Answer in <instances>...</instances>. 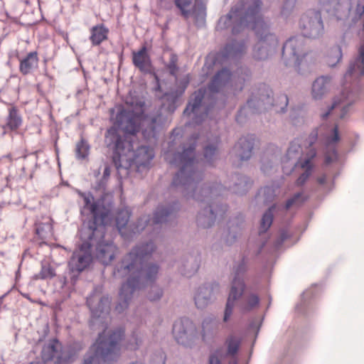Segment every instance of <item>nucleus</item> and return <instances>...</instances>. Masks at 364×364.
I'll return each mask as SVG.
<instances>
[{
	"label": "nucleus",
	"mask_w": 364,
	"mask_h": 364,
	"mask_svg": "<svg viewBox=\"0 0 364 364\" xmlns=\"http://www.w3.org/2000/svg\"><path fill=\"white\" fill-rule=\"evenodd\" d=\"M261 0L240 1L235 4L230 12L220 18L218 28L225 29L232 26L233 34L245 28L255 31L259 38L254 47L253 57L259 60L267 59L276 50L278 40L269 32V27L260 14Z\"/></svg>",
	"instance_id": "nucleus-3"
},
{
	"label": "nucleus",
	"mask_w": 364,
	"mask_h": 364,
	"mask_svg": "<svg viewBox=\"0 0 364 364\" xmlns=\"http://www.w3.org/2000/svg\"><path fill=\"white\" fill-rule=\"evenodd\" d=\"M208 364H221L218 353L215 352L209 356Z\"/></svg>",
	"instance_id": "nucleus-56"
},
{
	"label": "nucleus",
	"mask_w": 364,
	"mask_h": 364,
	"mask_svg": "<svg viewBox=\"0 0 364 364\" xmlns=\"http://www.w3.org/2000/svg\"><path fill=\"white\" fill-rule=\"evenodd\" d=\"M307 200V196L303 192L295 193L291 198H289L285 204V209L291 208H298L301 206Z\"/></svg>",
	"instance_id": "nucleus-42"
},
{
	"label": "nucleus",
	"mask_w": 364,
	"mask_h": 364,
	"mask_svg": "<svg viewBox=\"0 0 364 364\" xmlns=\"http://www.w3.org/2000/svg\"><path fill=\"white\" fill-rule=\"evenodd\" d=\"M306 154L303 158V149L298 139L292 141L286 154L281 157V164L282 169L285 174H290L294 169L300 166V162H303Z\"/></svg>",
	"instance_id": "nucleus-20"
},
{
	"label": "nucleus",
	"mask_w": 364,
	"mask_h": 364,
	"mask_svg": "<svg viewBox=\"0 0 364 364\" xmlns=\"http://www.w3.org/2000/svg\"><path fill=\"white\" fill-rule=\"evenodd\" d=\"M342 50L339 46H334L328 50L326 63L330 67H334L342 58Z\"/></svg>",
	"instance_id": "nucleus-40"
},
{
	"label": "nucleus",
	"mask_w": 364,
	"mask_h": 364,
	"mask_svg": "<svg viewBox=\"0 0 364 364\" xmlns=\"http://www.w3.org/2000/svg\"><path fill=\"white\" fill-rule=\"evenodd\" d=\"M219 284L215 282H209L199 286L194 293V302L198 309H204L212 304L219 292Z\"/></svg>",
	"instance_id": "nucleus-21"
},
{
	"label": "nucleus",
	"mask_w": 364,
	"mask_h": 364,
	"mask_svg": "<svg viewBox=\"0 0 364 364\" xmlns=\"http://www.w3.org/2000/svg\"><path fill=\"white\" fill-rule=\"evenodd\" d=\"M51 225L49 223L39 225L36 227V233L41 238H46L51 233Z\"/></svg>",
	"instance_id": "nucleus-52"
},
{
	"label": "nucleus",
	"mask_w": 364,
	"mask_h": 364,
	"mask_svg": "<svg viewBox=\"0 0 364 364\" xmlns=\"http://www.w3.org/2000/svg\"><path fill=\"white\" fill-rule=\"evenodd\" d=\"M46 362H39V361H37V362H31L29 364H46L45 363Z\"/></svg>",
	"instance_id": "nucleus-61"
},
{
	"label": "nucleus",
	"mask_w": 364,
	"mask_h": 364,
	"mask_svg": "<svg viewBox=\"0 0 364 364\" xmlns=\"http://www.w3.org/2000/svg\"><path fill=\"white\" fill-rule=\"evenodd\" d=\"M235 304L241 313H249L259 306V298L255 293L250 292L244 294L243 292L234 302V306Z\"/></svg>",
	"instance_id": "nucleus-26"
},
{
	"label": "nucleus",
	"mask_w": 364,
	"mask_h": 364,
	"mask_svg": "<svg viewBox=\"0 0 364 364\" xmlns=\"http://www.w3.org/2000/svg\"><path fill=\"white\" fill-rule=\"evenodd\" d=\"M172 334L178 344L188 347L193 343L197 330L192 321L188 318H181L173 323Z\"/></svg>",
	"instance_id": "nucleus-16"
},
{
	"label": "nucleus",
	"mask_w": 364,
	"mask_h": 364,
	"mask_svg": "<svg viewBox=\"0 0 364 364\" xmlns=\"http://www.w3.org/2000/svg\"><path fill=\"white\" fill-rule=\"evenodd\" d=\"M299 28L304 38H318L324 33V25L319 10L306 11L299 20Z\"/></svg>",
	"instance_id": "nucleus-15"
},
{
	"label": "nucleus",
	"mask_w": 364,
	"mask_h": 364,
	"mask_svg": "<svg viewBox=\"0 0 364 364\" xmlns=\"http://www.w3.org/2000/svg\"><path fill=\"white\" fill-rule=\"evenodd\" d=\"M177 141L178 139L174 136L168 144V150L164 153V159L168 164L180 168L173 178L172 186L187 198L206 202L208 204L199 211L196 223L199 228H210L215 224L217 217H223L227 210L225 205L215 207L210 203L213 198L223 193L225 188L220 183L212 187L200 185L203 173L199 170L198 162L196 160V139H191L188 142L180 144L175 151Z\"/></svg>",
	"instance_id": "nucleus-2"
},
{
	"label": "nucleus",
	"mask_w": 364,
	"mask_h": 364,
	"mask_svg": "<svg viewBox=\"0 0 364 364\" xmlns=\"http://www.w3.org/2000/svg\"><path fill=\"white\" fill-rule=\"evenodd\" d=\"M232 185L228 188L235 193L243 195L246 193L252 185V180L247 176L235 174L232 177Z\"/></svg>",
	"instance_id": "nucleus-33"
},
{
	"label": "nucleus",
	"mask_w": 364,
	"mask_h": 364,
	"mask_svg": "<svg viewBox=\"0 0 364 364\" xmlns=\"http://www.w3.org/2000/svg\"><path fill=\"white\" fill-rule=\"evenodd\" d=\"M246 50V46L244 41H232L228 43L223 49L218 53V59H230L240 57Z\"/></svg>",
	"instance_id": "nucleus-29"
},
{
	"label": "nucleus",
	"mask_w": 364,
	"mask_h": 364,
	"mask_svg": "<svg viewBox=\"0 0 364 364\" xmlns=\"http://www.w3.org/2000/svg\"><path fill=\"white\" fill-rule=\"evenodd\" d=\"M55 276V269L48 263H42L41 269L38 274L33 276L34 279H50Z\"/></svg>",
	"instance_id": "nucleus-43"
},
{
	"label": "nucleus",
	"mask_w": 364,
	"mask_h": 364,
	"mask_svg": "<svg viewBox=\"0 0 364 364\" xmlns=\"http://www.w3.org/2000/svg\"><path fill=\"white\" fill-rule=\"evenodd\" d=\"M108 31V29L103 24L93 26L91 29V36L90 37L92 45L98 46L107 39Z\"/></svg>",
	"instance_id": "nucleus-36"
},
{
	"label": "nucleus",
	"mask_w": 364,
	"mask_h": 364,
	"mask_svg": "<svg viewBox=\"0 0 364 364\" xmlns=\"http://www.w3.org/2000/svg\"><path fill=\"white\" fill-rule=\"evenodd\" d=\"M255 139L252 135L239 139L234 146L236 156L241 161H248L252 156Z\"/></svg>",
	"instance_id": "nucleus-25"
},
{
	"label": "nucleus",
	"mask_w": 364,
	"mask_h": 364,
	"mask_svg": "<svg viewBox=\"0 0 364 364\" xmlns=\"http://www.w3.org/2000/svg\"><path fill=\"white\" fill-rule=\"evenodd\" d=\"M288 237V234L286 231L283 230L281 232L279 239L277 241L276 245L278 247L282 244V242Z\"/></svg>",
	"instance_id": "nucleus-57"
},
{
	"label": "nucleus",
	"mask_w": 364,
	"mask_h": 364,
	"mask_svg": "<svg viewBox=\"0 0 364 364\" xmlns=\"http://www.w3.org/2000/svg\"><path fill=\"white\" fill-rule=\"evenodd\" d=\"M244 223V218L241 215L231 218L228 222L227 230L222 235V240L227 246H232L242 235Z\"/></svg>",
	"instance_id": "nucleus-23"
},
{
	"label": "nucleus",
	"mask_w": 364,
	"mask_h": 364,
	"mask_svg": "<svg viewBox=\"0 0 364 364\" xmlns=\"http://www.w3.org/2000/svg\"><path fill=\"white\" fill-rule=\"evenodd\" d=\"M142 336L136 331L133 332L127 348L129 350H136L142 343Z\"/></svg>",
	"instance_id": "nucleus-49"
},
{
	"label": "nucleus",
	"mask_w": 364,
	"mask_h": 364,
	"mask_svg": "<svg viewBox=\"0 0 364 364\" xmlns=\"http://www.w3.org/2000/svg\"><path fill=\"white\" fill-rule=\"evenodd\" d=\"M124 334L122 328L100 333L96 342L85 354L82 364H109L116 360L119 355V342Z\"/></svg>",
	"instance_id": "nucleus-7"
},
{
	"label": "nucleus",
	"mask_w": 364,
	"mask_h": 364,
	"mask_svg": "<svg viewBox=\"0 0 364 364\" xmlns=\"http://www.w3.org/2000/svg\"><path fill=\"white\" fill-rule=\"evenodd\" d=\"M22 119L14 107L9 109V116L7 118L6 127L11 130L18 128L21 124Z\"/></svg>",
	"instance_id": "nucleus-39"
},
{
	"label": "nucleus",
	"mask_w": 364,
	"mask_h": 364,
	"mask_svg": "<svg viewBox=\"0 0 364 364\" xmlns=\"http://www.w3.org/2000/svg\"><path fill=\"white\" fill-rule=\"evenodd\" d=\"M316 61V55L313 52H306L301 55L299 59L292 62L291 66L300 75H306L311 71L312 66Z\"/></svg>",
	"instance_id": "nucleus-31"
},
{
	"label": "nucleus",
	"mask_w": 364,
	"mask_h": 364,
	"mask_svg": "<svg viewBox=\"0 0 364 364\" xmlns=\"http://www.w3.org/2000/svg\"><path fill=\"white\" fill-rule=\"evenodd\" d=\"M179 210V205L177 202L173 201L168 203L160 204L156 208L154 216L151 218L150 215H143L134 225L133 233H139L146 228L153 225H159L166 223L169 219L174 217Z\"/></svg>",
	"instance_id": "nucleus-13"
},
{
	"label": "nucleus",
	"mask_w": 364,
	"mask_h": 364,
	"mask_svg": "<svg viewBox=\"0 0 364 364\" xmlns=\"http://www.w3.org/2000/svg\"><path fill=\"white\" fill-rule=\"evenodd\" d=\"M259 195L262 196L264 203H269L276 196L275 189L272 186H266L261 189Z\"/></svg>",
	"instance_id": "nucleus-50"
},
{
	"label": "nucleus",
	"mask_w": 364,
	"mask_h": 364,
	"mask_svg": "<svg viewBox=\"0 0 364 364\" xmlns=\"http://www.w3.org/2000/svg\"><path fill=\"white\" fill-rule=\"evenodd\" d=\"M162 296L163 289L157 285L152 286L147 294V298L151 301H159Z\"/></svg>",
	"instance_id": "nucleus-51"
},
{
	"label": "nucleus",
	"mask_w": 364,
	"mask_h": 364,
	"mask_svg": "<svg viewBox=\"0 0 364 364\" xmlns=\"http://www.w3.org/2000/svg\"><path fill=\"white\" fill-rule=\"evenodd\" d=\"M274 206L269 208L264 214L261 220L260 227L259 233L261 235L266 232V231L271 226L273 221V213L272 210Z\"/></svg>",
	"instance_id": "nucleus-45"
},
{
	"label": "nucleus",
	"mask_w": 364,
	"mask_h": 364,
	"mask_svg": "<svg viewBox=\"0 0 364 364\" xmlns=\"http://www.w3.org/2000/svg\"><path fill=\"white\" fill-rule=\"evenodd\" d=\"M38 58L37 52L33 51L20 60L19 70L23 75H28L33 72L37 67Z\"/></svg>",
	"instance_id": "nucleus-35"
},
{
	"label": "nucleus",
	"mask_w": 364,
	"mask_h": 364,
	"mask_svg": "<svg viewBox=\"0 0 364 364\" xmlns=\"http://www.w3.org/2000/svg\"><path fill=\"white\" fill-rule=\"evenodd\" d=\"M317 181L320 184H323L326 182V176H323L321 177H319Z\"/></svg>",
	"instance_id": "nucleus-59"
},
{
	"label": "nucleus",
	"mask_w": 364,
	"mask_h": 364,
	"mask_svg": "<svg viewBox=\"0 0 364 364\" xmlns=\"http://www.w3.org/2000/svg\"><path fill=\"white\" fill-rule=\"evenodd\" d=\"M90 146L85 139L77 143L75 154L77 159H85L89 154Z\"/></svg>",
	"instance_id": "nucleus-46"
},
{
	"label": "nucleus",
	"mask_w": 364,
	"mask_h": 364,
	"mask_svg": "<svg viewBox=\"0 0 364 364\" xmlns=\"http://www.w3.org/2000/svg\"><path fill=\"white\" fill-rule=\"evenodd\" d=\"M191 3L192 0H175L176 6L181 10L185 18H188L191 14L190 9Z\"/></svg>",
	"instance_id": "nucleus-48"
},
{
	"label": "nucleus",
	"mask_w": 364,
	"mask_h": 364,
	"mask_svg": "<svg viewBox=\"0 0 364 364\" xmlns=\"http://www.w3.org/2000/svg\"><path fill=\"white\" fill-rule=\"evenodd\" d=\"M218 321L213 317H206L202 323V336L205 340L212 336L218 328Z\"/></svg>",
	"instance_id": "nucleus-37"
},
{
	"label": "nucleus",
	"mask_w": 364,
	"mask_h": 364,
	"mask_svg": "<svg viewBox=\"0 0 364 364\" xmlns=\"http://www.w3.org/2000/svg\"><path fill=\"white\" fill-rule=\"evenodd\" d=\"M82 348L80 343H74L72 346L63 348L57 339H53L43 346L41 357L44 362L53 361L54 364H69L73 358Z\"/></svg>",
	"instance_id": "nucleus-11"
},
{
	"label": "nucleus",
	"mask_w": 364,
	"mask_h": 364,
	"mask_svg": "<svg viewBox=\"0 0 364 364\" xmlns=\"http://www.w3.org/2000/svg\"><path fill=\"white\" fill-rule=\"evenodd\" d=\"M281 163V150L279 147L272 146L267 149L261 158V171L264 174L273 172Z\"/></svg>",
	"instance_id": "nucleus-24"
},
{
	"label": "nucleus",
	"mask_w": 364,
	"mask_h": 364,
	"mask_svg": "<svg viewBox=\"0 0 364 364\" xmlns=\"http://www.w3.org/2000/svg\"><path fill=\"white\" fill-rule=\"evenodd\" d=\"M338 128L336 126L332 131L331 136L326 139V163L330 164L336 161L338 158V154L336 150L335 144L339 141Z\"/></svg>",
	"instance_id": "nucleus-32"
},
{
	"label": "nucleus",
	"mask_w": 364,
	"mask_h": 364,
	"mask_svg": "<svg viewBox=\"0 0 364 364\" xmlns=\"http://www.w3.org/2000/svg\"><path fill=\"white\" fill-rule=\"evenodd\" d=\"M144 106L142 98L131 95L127 99L126 107L116 117L115 123L123 134L115 127L107 132L105 141L108 146L113 145V162L118 170L128 169L134 164L138 168L146 166L154 156L149 146L139 145L136 134L140 131L146 140L155 139L164 117L161 110L144 115Z\"/></svg>",
	"instance_id": "nucleus-1"
},
{
	"label": "nucleus",
	"mask_w": 364,
	"mask_h": 364,
	"mask_svg": "<svg viewBox=\"0 0 364 364\" xmlns=\"http://www.w3.org/2000/svg\"><path fill=\"white\" fill-rule=\"evenodd\" d=\"M178 56L174 53L170 54L168 62L166 65V68L168 70L170 75L176 79V87L172 89L165 96L166 102L163 105L161 109H166L168 112L173 113L178 107V98L184 93L188 85L189 84V75H186L182 78L178 79L176 73L178 70L177 65Z\"/></svg>",
	"instance_id": "nucleus-12"
},
{
	"label": "nucleus",
	"mask_w": 364,
	"mask_h": 364,
	"mask_svg": "<svg viewBox=\"0 0 364 364\" xmlns=\"http://www.w3.org/2000/svg\"><path fill=\"white\" fill-rule=\"evenodd\" d=\"M244 82H245L244 77H239L238 78V85L235 84L236 87L235 88V90H237V91H241L243 88Z\"/></svg>",
	"instance_id": "nucleus-58"
},
{
	"label": "nucleus",
	"mask_w": 364,
	"mask_h": 364,
	"mask_svg": "<svg viewBox=\"0 0 364 364\" xmlns=\"http://www.w3.org/2000/svg\"><path fill=\"white\" fill-rule=\"evenodd\" d=\"M215 63V59L213 57H208L207 58L205 63L203 65V70L204 72L206 73V74L210 73V70L212 69L213 66Z\"/></svg>",
	"instance_id": "nucleus-55"
},
{
	"label": "nucleus",
	"mask_w": 364,
	"mask_h": 364,
	"mask_svg": "<svg viewBox=\"0 0 364 364\" xmlns=\"http://www.w3.org/2000/svg\"><path fill=\"white\" fill-rule=\"evenodd\" d=\"M203 157L205 163L213 165L218 159L219 152L217 144H210L204 147Z\"/></svg>",
	"instance_id": "nucleus-38"
},
{
	"label": "nucleus",
	"mask_w": 364,
	"mask_h": 364,
	"mask_svg": "<svg viewBox=\"0 0 364 364\" xmlns=\"http://www.w3.org/2000/svg\"><path fill=\"white\" fill-rule=\"evenodd\" d=\"M110 175V168L108 166H105L103 172L102 178L97 183L96 188L99 191H104L106 185V182L108 180Z\"/></svg>",
	"instance_id": "nucleus-53"
},
{
	"label": "nucleus",
	"mask_w": 364,
	"mask_h": 364,
	"mask_svg": "<svg viewBox=\"0 0 364 364\" xmlns=\"http://www.w3.org/2000/svg\"><path fill=\"white\" fill-rule=\"evenodd\" d=\"M78 195L82 199L81 213L86 215H91L92 221L89 222L87 228L94 227H104L105 215H100L99 205L95 201L94 197L90 193H82L80 191H77Z\"/></svg>",
	"instance_id": "nucleus-18"
},
{
	"label": "nucleus",
	"mask_w": 364,
	"mask_h": 364,
	"mask_svg": "<svg viewBox=\"0 0 364 364\" xmlns=\"http://www.w3.org/2000/svg\"><path fill=\"white\" fill-rule=\"evenodd\" d=\"M305 39L301 36L289 38L283 46L282 60L287 67H291L292 62L306 53Z\"/></svg>",
	"instance_id": "nucleus-17"
},
{
	"label": "nucleus",
	"mask_w": 364,
	"mask_h": 364,
	"mask_svg": "<svg viewBox=\"0 0 364 364\" xmlns=\"http://www.w3.org/2000/svg\"><path fill=\"white\" fill-rule=\"evenodd\" d=\"M103 229L102 226H92L82 228L80 230L82 243L73 252L68 262V273L73 283L75 282L78 275L90 264L92 260L91 245L94 240L93 237L98 234L102 236Z\"/></svg>",
	"instance_id": "nucleus-8"
},
{
	"label": "nucleus",
	"mask_w": 364,
	"mask_h": 364,
	"mask_svg": "<svg viewBox=\"0 0 364 364\" xmlns=\"http://www.w3.org/2000/svg\"><path fill=\"white\" fill-rule=\"evenodd\" d=\"M234 364H237L236 363H235Z\"/></svg>",
	"instance_id": "nucleus-62"
},
{
	"label": "nucleus",
	"mask_w": 364,
	"mask_h": 364,
	"mask_svg": "<svg viewBox=\"0 0 364 364\" xmlns=\"http://www.w3.org/2000/svg\"><path fill=\"white\" fill-rule=\"evenodd\" d=\"M199 267V259L195 255H189L181 258L178 271L181 275L190 278L196 274Z\"/></svg>",
	"instance_id": "nucleus-28"
},
{
	"label": "nucleus",
	"mask_w": 364,
	"mask_h": 364,
	"mask_svg": "<svg viewBox=\"0 0 364 364\" xmlns=\"http://www.w3.org/2000/svg\"><path fill=\"white\" fill-rule=\"evenodd\" d=\"M295 4V0H287L282 10V14L287 16L289 11L293 9Z\"/></svg>",
	"instance_id": "nucleus-54"
},
{
	"label": "nucleus",
	"mask_w": 364,
	"mask_h": 364,
	"mask_svg": "<svg viewBox=\"0 0 364 364\" xmlns=\"http://www.w3.org/2000/svg\"><path fill=\"white\" fill-rule=\"evenodd\" d=\"M105 229L104 226L102 236L98 234L93 237L94 240L91 247L96 246L95 256L97 259L103 264L107 265L114 259L117 248L112 241L105 240Z\"/></svg>",
	"instance_id": "nucleus-19"
},
{
	"label": "nucleus",
	"mask_w": 364,
	"mask_h": 364,
	"mask_svg": "<svg viewBox=\"0 0 364 364\" xmlns=\"http://www.w3.org/2000/svg\"><path fill=\"white\" fill-rule=\"evenodd\" d=\"M130 218V211L127 208L119 210L116 216V225L118 230L122 232V230L127 225Z\"/></svg>",
	"instance_id": "nucleus-41"
},
{
	"label": "nucleus",
	"mask_w": 364,
	"mask_h": 364,
	"mask_svg": "<svg viewBox=\"0 0 364 364\" xmlns=\"http://www.w3.org/2000/svg\"><path fill=\"white\" fill-rule=\"evenodd\" d=\"M289 104V98L287 95L281 94L274 100L272 90L265 84L259 85L255 89L247 105L240 109V116L247 112L259 113L272 107H275L277 112L284 113Z\"/></svg>",
	"instance_id": "nucleus-10"
},
{
	"label": "nucleus",
	"mask_w": 364,
	"mask_h": 364,
	"mask_svg": "<svg viewBox=\"0 0 364 364\" xmlns=\"http://www.w3.org/2000/svg\"><path fill=\"white\" fill-rule=\"evenodd\" d=\"M132 62L134 65L141 73H151L152 65L147 49L143 46L139 51L132 53Z\"/></svg>",
	"instance_id": "nucleus-27"
},
{
	"label": "nucleus",
	"mask_w": 364,
	"mask_h": 364,
	"mask_svg": "<svg viewBox=\"0 0 364 364\" xmlns=\"http://www.w3.org/2000/svg\"><path fill=\"white\" fill-rule=\"evenodd\" d=\"M149 362V364H165L166 355L164 352L161 348L155 350L151 353Z\"/></svg>",
	"instance_id": "nucleus-47"
},
{
	"label": "nucleus",
	"mask_w": 364,
	"mask_h": 364,
	"mask_svg": "<svg viewBox=\"0 0 364 364\" xmlns=\"http://www.w3.org/2000/svg\"><path fill=\"white\" fill-rule=\"evenodd\" d=\"M129 364H144V363L141 360H136L130 363Z\"/></svg>",
	"instance_id": "nucleus-60"
},
{
	"label": "nucleus",
	"mask_w": 364,
	"mask_h": 364,
	"mask_svg": "<svg viewBox=\"0 0 364 364\" xmlns=\"http://www.w3.org/2000/svg\"><path fill=\"white\" fill-rule=\"evenodd\" d=\"M110 302L108 296L102 295L100 287L95 289L93 293L87 299V304L91 311L92 315L96 318H100L103 314H108Z\"/></svg>",
	"instance_id": "nucleus-22"
},
{
	"label": "nucleus",
	"mask_w": 364,
	"mask_h": 364,
	"mask_svg": "<svg viewBox=\"0 0 364 364\" xmlns=\"http://www.w3.org/2000/svg\"><path fill=\"white\" fill-rule=\"evenodd\" d=\"M156 248V246L152 240L136 245L124 257L121 263L114 269L113 274L115 278L128 277L119 290V302L116 306L118 312L120 313L128 307L137 289L156 280L159 265L156 263L144 264V261L151 256Z\"/></svg>",
	"instance_id": "nucleus-4"
},
{
	"label": "nucleus",
	"mask_w": 364,
	"mask_h": 364,
	"mask_svg": "<svg viewBox=\"0 0 364 364\" xmlns=\"http://www.w3.org/2000/svg\"><path fill=\"white\" fill-rule=\"evenodd\" d=\"M330 78L326 76L317 77L312 83L311 95L314 100L322 99L329 91Z\"/></svg>",
	"instance_id": "nucleus-34"
},
{
	"label": "nucleus",
	"mask_w": 364,
	"mask_h": 364,
	"mask_svg": "<svg viewBox=\"0 0 364 364\" xmlns=\"http://www.w3.org/2000/svg\"><path fill=\"white\" fill-rule=\"evenodd\" d=\"M232 81L229 70L223 68L218 70L210 80L207 89L200 88L193 94L183 114H193V122L196 124H200L214 105L215 95L223 90Z\"/></svg>",
	"instance_id": "nucleus-5"
},
{
	"label": "nucleus",
	"mask_w": 364,
	"mask_h": 364,
	"mask_svg": "<svg viewBox=\"0 0 364 364\" xmlns=\"http://www.w3.org/2000/svg\"><path fill=\"white\" fill-rule=\"evenodd\" d=\"M316 150L314 149H311L306 153V156L304 159V161L300 162V166H299L298 167H300L301 169H304V171L299 176V177L296 181V185L297 186H303L308 180V178L310 177V176L312 174L314 170V164L311 160L316 156Z\"/></svg>",
	"instance_id": "nucleus-30"
},
{
	"label": "nucleus",
	"mask_w": 364,
	"mask_h": 364,
	"mask_svg": "<svg viewBox=\"0 0 364 364\" xmlns=\"http://www.w3.org/2000/svg\"><path fill=\"white\" fill-rule=\"evenodd\" d=\"M234 277L231 284L230 291L227 300L223 321L227 322L232 314L234 302L242 295L245 289L243 274L246 271L244 261H240L234 267Z\"/></svg>",
	"instance_id": "nucleus-14"
},
{
	"label": "nucleus",
	"mask_w": 364,
	"mask_h": 364,
	"mask_svg": "<svg viewBox=\"0 0 364 364\" xmlns=\"http://www.w3.org/2000/svg\"><path fill=\"white\" fill-rule=\"evenodd\" d=\"M323 9L351 27L360 23L364 29V0H318Z\"/></svg>",
	"instance_id": "nucleus-9"
},
{
	"label": "nucleus",
	"mask_w": 364,
	"mask_h": 364,
	"mask_svg": "<svg viewBox=\"0 0 364 364\" xmlns=\"http://www.w3.org/2000/svg\"><path fill=\"white\" fill-rule=\"evenodd\" d=\"M228 354L234 355L237 353L241 343V338L235 335H230L226 339Z\"/></svg>",
	"instance_id": "nucleus-44"
},
{
	"label": "nucleus",
	"mask_w": 364,
	"mask_h": 364,
	"mask_svg": "<svg viewBox=\"0 0 364 364\" xmlns=\"http://www.w3.org/2000/svg\"><path fill=\"white\" fill-rule=\"evenodd\" d=\"M364 76V45H361L358 50V55L352 60L348 69L344 75V83L340 96L334 98L333 104L328 112L322 114L323 119L326 118L331 111L340 107L341 109L340 118L343 119L349 110V107L357 98L358 80Z\"/></svg>",
	"instance_id": "nucleus-6"
}]
</instances>
